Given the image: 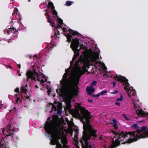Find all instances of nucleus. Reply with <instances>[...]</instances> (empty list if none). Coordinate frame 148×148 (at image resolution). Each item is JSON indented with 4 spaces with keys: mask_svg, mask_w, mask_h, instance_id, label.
<instances>
[{
    "mask_svg": "<svg viewBox=\"0 0 148 148\" xmlns=\"http://www.w3.org/2000/svg\"><path fill=\"white\" fill-rule=\"evenodd\" d=\"M23 97V96H22L21 97V98H22Z\"/></svg>",
    "mask_w": 148,
    "mask_h": 148,
    "instance_id": "60",
    "label": "nucleus"
},
{
    "mask_svg": "<svg viewBox=\"0 0 148 148\" xmlns=\"http://www.w3.org/2000/svg\"><path fill=\"white\" fill-rule=\"evenodd\" d=\"M55 35H56V37H57L58 38H59V37L58 36H57V34H56V32H55Z\"/></svg>",
    "mask_w": 148,
    "mask_h": 148,
    "instance_id": "46",
    "label": "nucleus"
},
{
    "mask_svg": "<svg viewBox=\"0 0 148 148\" xmlns=\"http://www.w3.org/2000/svg\"><path fill=\"white\" fill-rule=\"evenodd\" d=\"M25 87L26 88L27 87V84H26L25 85Z\"/></svg>",
    "mask_w": 148,
    "mask_h": 148,
    "instance_id": "52",
    "label": "nucleus"
},
{
    "mask_svg": "<svg viewBox=\"0 0 148 148\" xmlns=\"http://www.w3.org/2000/svg\"><path fill=\"white\" fill-rule=\"evenodd\" d=\"M19 90V89L18 88H16L15 90H14V92H18Z\"/></svg>",
    "mask_w": 148,
    "mask_h": 148,
    "instance_id": "35",
    "label": "nucleus"
},
{
    "mask_svg": "<svg viewBox=\"0 0 148 148\" xmlns=\"http://www.w3.org/2000/svg\"><path fill=\"white\" fill-rule=\"evenodd\" d=\"M111 122V124L113 125L114 130H116L118 129V127L117 125V121L115 119H112Z\"/></svg>",
    "mask_w": 148,
    "mask_h": 148,
    "instance_id": "16",
    "label": "nucleus"
},
{
    "mask_svg": "<svg viewBox=\"0 0 148 148\" xmlns=\"http://www.w3.org/2000/svg\"><path fill=\"white\" fill-rule=\"evenodd\" d=\"M49 118H48V119H49Z\"/></svg>",
    "mask_w": 148,
    "mask_h": 148,
    "instance_id": "61",
    "label": "nucleus"
},
{
    "mask_svg": "<svg viewBox=\"0 0 148 148\" xmlns=\"http://www.w3.org/2000/svg\"><path fill=\"white\" fill-rule=\"evenodd\" d=\"M56 18H57V20L59 24L62 25H63L64 24L63 23V21L62 19L59 18L58 17H57Z\"/></svg>",
    "mask_w": 148,
    "mask_h": 148,
    "instance_id": "23",
    "label": "nucleus"
},
{
    "mask_svg": "<svg viewBox=\"0 0 148 148\" xmlns=\"http://www.w3.org/2000/svg\"><path fill=\"white\" fill-rule=\"evenodd\" d=\"M78 130L77 129H76L75 130V138H76L78 136Z\"/></svg>",
    "mask_w": 148,
    "mask_h": 148,
    "instance_id": "28",
    "label": "nucleus"
},
{
    "mask_svg": "<svg viewBox=\"0 0 148 148\" xmlns=\"http://www.w3.org/2000/svg\"><path fill=\"white\" fill-rule=\"evenodd\" d=\"M88 102H91L92 101V99L90 100V99H88Z\"/></svg>",
    "mask_w": 148,
    "mask_h": 148,
    "instance_id": "43",
    "label": "nucleus"
},
{
    "mask_svg": "<svg viewBox=\"0 0 148 148\" xmlns=\"http://www.w3.org/2000/svg\"><path fill=\"white\" fill-rule=\"evenodd\" d=\"M115 104L116 105L118 106H120V103L119 102H116L115 103Z\"/></svg>",
    "mask_w": 148,
    "mask_h": 148,
    "instance_id": "41",
    "label": "nucleus"
},
{
    "mask_svg": "<svg viewBox=\"0 0 148 148\" xmlns=\"http://www.w3.org/2000/svg\"><path fill=\"white\" fill-rule=\"evenodd\" d=\"M47 21L50 23V25L52 27H54L55 26V23L53 20H51L49 15L46 16Z\"/></svg>",
    "mask_w": 148,
    "mask_h": 148,
    "instance_id": "12",
    "label": "nucleus"
},
{
    "mask_svg": "<svg viewBox=\"0 0 148 148\" xmlns=\"http://www.w3.org/2000/svg\"><path fill=\"white\" fill-rule=\"evenodd\" d=\"M124 117H125V119L126 120H128V118L126 117L125 116H125H124Z\"/></svg>",
    "mask_w": 148,
    "mask_h": 148,
    "instance_id": "47",
    "label": "nucleus"
},
{
    "mask_svg": "<svg viewBox=\"0 0 148 148\" xmlns=\"http://www.w3.org/2000/svg\"><path fill=\"white\" fill-rule=\"evenodd\" d=\"M114 78L117 81L123 83V85L124 86V89L127 91L129 97L136 95V91L135 89L131 90L130 88H129L130 84L128 82V80L125 77L121 75L118 76L116 75Z\"/></svg>",
    "mask_w": 148,
    "mask_h": 148,
    "instance_id": "7",
    "label": "nucleus"
},
{
    "mask_svg": "<svg viewBox=\"0 0 148 148\" xmlns=\"http://www.w3.org/2000/svg\"><path fill=\"white\" fill-rule=\"evenodd\" d=\"M26 75L27 76L26 81L29 82L33 80L38 81L40 82L41 85H43V83L47 81V79L44 76L42 78L40 77L36 71L34 69L33 71L28 70L26 72Z\"/></svg>",
    "mask_w": 148,
    "mask_h": 148,
    "instance_id": "6",
    "label": "nucleus"
},
{
    "mask_svg": "<svg viewBox=\"0 0 148 148\" xmlns=\"http://www.w3.org/2000/svg\"><path fill=\"white\" fill-rule=\"evenodd\" d=\"M31 1V0H28V2H30Z\"/></svg>",
    "mask_w": 148,
    "mask_h": 148,
    "instance_id": "56",
    "label": "nucleus"
},
{
    "mask_svg": "<svg viewBox=\"0 0 148 148\" xmlns=\"http://www.w3.org/2000/svg\"><path fill=\"white\" fill-rule=\"evenodd\" d=\"M21 74L20 73H19V76H21Z\"/></svg>",
    "mask_w": 148,
    "mask_h": 148,
    "instance_id": "54",
    "label": "nucleus"
},
{
    "mask_svg": "<svg viewBox=\"0 0 148 148\" xmlns=\"http://www.w3.org/2000/svg\"><path fill=\"white\" fill-rule=\"evenodd\" d=\"M147 127L143 126L140 130L137 129L136 132H127L124 131H116L112 130L111 132L114 135L112 139V145L110 148H116L120 143H131L138 139L148 137V130Z\"/></svg>",
    "mask_w": 148,
    "mask_h": 148,
    "instance_id": "2",
    "label": "nucleus"
},
{
    "mask_svg": "<svg viewBox=\"0 0 148 148\" xmlns=\"http://www.w3.org/2000/svg\"><path fill=\"white\" fill-rule=\"evenodd\" d=\"M77 57V56H75V55H74V56L72 60L75 61L76 60V58Z\"/></svg>",
    "mask_w": 148,
    "mask_h": 148,
    "instance_id": "37",
    "label": "nucleus"
},
{
    "mask_svg": "<svg viewBox=\"0 0 148 148\" xmlns=\"http://www.w3.org/2000/svg\"><path fill=\"white\" fill-rule=\"evenodd\" d=\"M79 45L80 46V48L79 49H85L86 48V46H84V45H83L82 44H81L80 45L79 44Z\"/></svg>",
    "mask_w": 148,
    "mask_h": 148,
    "instance_id": "26",
    "label": "nucleus"
},
{
    "mask_svg": "<svg viewBox=\"0 0 148 148\" xmlns=\"http://www.w3.org/2000/svg\"><path fill=\"white\" fill-rule=\"evenodd\" d=\"M21 90L22 92L25 93L26 91L27 90L25 86H22L21 88Z\"/></svg>",
    "mask_w": 148,
    "mask_h": 148,
    "instance_id": "22",
    "label": "nucleus"
},
{
    "mask_svg": "<svg viewBox=\"0 0 148 148\" xmlns=\"http://www.w3.org/2000/svg\"><path fill=\"white\" fill-rule=\"evenodd\" d=\"M70 113L74 118H79L83 124L82 139L85 142L87 148H91V145L88 141L89 140L91 136L96 137L95 131L93 129L89 123V120L92 117L90 112L85 108L80 106L78 108L71 110Z\"/></svg>",
    "mask_w": 148,
    "mask_h": 148,
    "instance_id": "1",
    "label": "nucleus"
},
{
    "mask_svg": "<svg viewBox=\"0 0 148 148\" xmlns=\"http://www.w3.org/2000/svg\"><path fill=\"white\" fill-rule=\"evenodd\" d=\"M88 59H86V60L84 59H82L81 60V63H82L83 64L84 66H85L86 65H87L88 63Z\"/></svg>",
    "mask_w": 148,
    "mask_h": 148,
    "instance_id": "20",
    "label": "nucleus"
},
{
    "mask_svg": "<svg viewBox=\"0 0 148 148\" xmlns=\"http://www.w3.org/2000/svg\"><path fill=\"white\" fill-rule=\"evenodd\" d=\"M50 7L51 9L53 18L54 19H55L56 18L58 17L57 12L55 9V7L53 5V3L51 1H50L48 2V5L47 6V9H49Z\"/></svg>",
    "mask_w": 148,
    "mask_h": 148,
    "instance_id": "10",
    "label": "nucleus"
},
{
    "mask_svg": "<svg viewBox=\"0 0 148 148\" xmlns=\"http://www.w3.org/2000/svg\"><path fill=\"white\" fill-rule=\"evenodd\" d=\"M99 62H101V61H99Z\"/></svg>",
    "mask_w": 148,
    "mask_h": 148,
    "instance_id": "59",
    "label": "nucleus"
},
{
    "mask_svg": "<svg viewBox=\"0 0 148 148\" xmlns=\"http://www.w3.org/2000/svg\"><path fill=\"white\" fill-rule=\"evenodd\" d=\"M123 96L121 94V97L120 98H118L116 99V101H121L122 100Z\"/></svg>",
    "mask_w": 148,
    "mask_h": 148,
    "instance_id": "30",
    "label": "nucleus"
},
{
    "mask_svg": "<svg viewBox=\"0 0 148 148\" xmlns=\"http://www.w3.org/2000/svg\"><path fill=\"white\" fill-rule=\"evenodd\" d=\"M107 90H102V91H101L100 92V94L101 95H103L104 94L107 93Z\"/></svg>",
    "mask_w": 148,
    "mask_h": 148,
    "instance_id": "27",
    "label": "nucleus"
},
{
    "mask_svg": "<svg viewBox=\"0 0 148 148\" xmlns=\"http://www.w3.org/2000/svg\"><path fill=\"white\" fill-rule=\"evenodd\" d=\"M57 34L58 35L60 34V32L59 31H58Z\"/></svg>",
    "mask_w": 148,
    "mask_h": 148,
    "instance_id": "50",
    "label": "nucleus"
},
{
    "mask_svg": "<svg viewBox=\"0 0 148 148\" xmlns=\"http://www.w3.org/2000/svg\"><path fill=\"white\" fill-rule=\"evenodd\" d=\"M85 73V71L81 69V68L78 66L77 70V74L79 76V77L76 81H73V84L71 83L67 78V76L69 74L65 73L63 76L62 80L60 81V85H62V89L69 92H71L72 88L76 89L74 88V84H78L79 79L81 76Z\"/></svg>",
    "mask_w": 148,
    "mask_h": 148,
    "instance_id": "4",
    "label": "nucleus"
},
{
    "mask_svg": "<svg viewBox=\"0 0 148 148\" xmlns=\"http://www.w3.org/2000/svg\"><path fill=\"white\" fill-rule=\"evenodd\" d=\"M64 35L66 37L67 40L68 42H70L71 40L72 41L73 39H74L73 38L72 36L70 34H68V35L65 34ZM72 42V41L71 42Z\"/></svg>",
    "mask_w": 148,
    "mask_h": 148,
    "instance_id": "18",
    "label": "nucleus"
},
{
    "mask_svg": "<svg viewBox=\"0 0 148 148\" xmlns=\"http://www.w3.org/2000/svg\"><path fill=\"white\" fill-rule=\"evenodd\" d=\"M18 66L19 69L21 68V64H18Z\"/></svg>",
    "mask_w": 148,
    "mask_h": 148,
    "instance_id": "44",
    "label": "nucleus"
},
{
    "mask_svg": "<svg viewBox=\"0 0 148 148\" xmlns=\"http://www.w3.org/2000/svg\"><path fill=\"white\" fill-rule=\"evenodd\" d=\"M66 106L68 109H70L71 107V106L70 103H68L66 104Z\"/></svg>",
    "mask_w": 148,
    "mask_h": 148,
    "instance_id": "34",
    "label": "nucleus"
},
{
    "mask_svg": "<svg viewBox=\"0 0 148 148\" xmlns=\"http://www.w3.org/2000/svg\"><path fill=\"white\" fill-rule=\"evenodd\" d=\"M15 96H16V97H17V96H18V94H15Z\"/></svg>",
    "mask_w": 148,
    "mask_h": 148,
    "instance_id": "51",
    "label": "nucleus"
},
{
    "mask_svg": "<svg viewBox=\"0 0 148 148\" xmlns=\"http://www.w3.org/2000/svg\"><path fill=\"white\" fill-rule=\"evenodd\" d=\"M86 91L88 94L90 95L91 93L94 92L95 89L93 87L90 86L89 87H87Z\"/></svg>",
    "mask_w": 148,
    "mask_h": 148,
    "instance_id": "13",
    "label": "nucleus"
},
{
    "mask_svg": "<svg viewBox=\"0 0 148 148\" xmlns=\"http://www.w3.org/2000/svg\"><path fill=\"white\" fill-rule=\"evenodd\" d=\"M62 26H63V25L59 24L56 27V30H58V29L59 28H62Z\"/></svg>",
    "mask_w": 148,
    "mask_h": 148,
    "instance_id": "29",
    "label": "nucleus"
},
{
    "mask_svg": "<svg viewBox=\"0 0 148 148\" xmlns=\"http://www.w3.org/2000/svg\"><path fill=\"white\" fill-rule=\"evenodd\" d=\"M62 29L63 31L64 32H67V29L66 28L63 27L62 28Z\"/></svg>",
    "mask_w": 148,
    "mask_h": 148,
    "instance_id": "38",
    "label": "nucleus"
},
{
    "mask_svg": "<svg viewBox=\"0 0 148 148\" xmlns=\"http://www.w3.org/2000/svg\"><path fill=\"white\" fill-rule=\"evenodd\" d=\"M44 128L48 134L51 135L50 143L52 145H56V148H62V147L59 142L61 138L62 134L58 128L55 127L53 122L50 120V122L46 121L44 125ZM63 148H68L66 144H63Z\"/></svg>",
    "mask_w": 148,
    "mask_h": 148,
    "instance_id": "3",
    "label": "nucleus"
},
{
    "mask_svg": "<svg viewBox=\"0 0 148 148\" xmlns=\"http://www.w3.org/2000/svg\"><path fill=\"white\" fill-rule=\"evenodd\" d=\"M102 138V137H100V138H99V139L100 140H101V138Z\"/></svg>",
    "mask_w": 148,
    "mask_h": 148,
    "instance_id": "55",
    "label": "nucleus"
},
{
    "mask_svg": "<svg viewBox=\"0 0 148 148\" xmlns=\"http://www.w3.org/2000/svg\"><path fill=\"white\" fill-rule=\"evenodd\" d=\"M112 84H113V86H115L116 84V82H112Z\"/></svg>",
    "mask_w": 148,
    "mask_h": 148,
    "instance_id": "42",
    "label": "nucleus"
},
{
    "mask_svg": "<svg viewBox=\"0 0 148 148\" xmlns=\"http://www.w3.org/2000/svg\"><path fill=\"white\" fill-rule=\"evenodd\" d=\"M69 68H68L65 70V73H67L69 74Z\"/></svg>",
    "mask_w": 148,
    "mask_h": 148,
    "instance_id": "36",
    "label": "nucleus"
},
{
    "mask_svg": "<svg viewBox=\"0 0 148 148\" xmlns=\"http://www.w3.org/2000/svg\"><path fill=\"white\" fill-rule=\"evenodd\" d=\"M50 104L52 105V108L55 111H57V113L58 114L60 115L61 114V111L60 109L57 108L56 106L51 103Z\"/></svg>",
    "mask_w": 148,
    "mask_h": 148,
    "instance_id": "14",
    "label": "nucleus"
},
{
    "mask_svg": "<svg viewBox=\"0 0 148 148\" xmlns=\"http://www.w3.org/2000/svg\"><path fill=\"white\" fill-rule=\"evenodd\" d=\"M56 91L58 94H59L60 96L62 97L65 93L71 96L76 95L78 92V90L77 89L72 88L71 92H69L63 89L62 88V85H61V88L57 89Z\"/></svg>",
    "mask_w": 148,
    "mask_h": 148,
    "instance_id": "9",
    "label": "nucleus"
},
{
    "mask_svg": "<svg viewBox=\"0 0 148 148\" xmlns=\"http://www.w3.org/2000/svg\"><path fill=\"white\" fill-rule=\"evenodd\" d=\"M101 95H100V93H98V94H97V95H93L92 96L93 97H99V96H100Z\"/></svg>",
    "mask_w": 148,
    "mask_h": 148,
    "instance_id": "33",
    "label": "nucleus"
},
{
    "mask_svg": "<svg viewBox=\"0 0 148 148\" xmlns=\"http://www.w3.org/2000/svg\"><path fill=\"white\" fill-rule=\"evenodd\" d=\"M29 97L27 96L25 98L26 99H29Z\"/></svg>",
    "mask_w": 148,
    "mask_h": 148,
    "instance_id": "48",
    "label": "nucleus"
},
{
    "mask_svg": "<svg viewBox=\"0 0 148 148\" xmlns=\"http://www.w3.org/2000/svg\"><path fill=\"white\" fill-rule=\"evenodd\" d=\"M6 32L8 34H9L12 33H14L15 32H18V31L16 30V29H15L14 27H13L12 28L10 27L8 29H7Z\"/></svg>",
    "mask_w": 148,
    "mask_h": 148,
    "instance_id": "17",
    "label": "nucleus"
},
{
    "mask_svg": "<svg viewBox=\"0 0 148 148\" xmlns=\"http://www.w3.org/2000/svg\"><path fill=\"white\" fill-rule=\"evenodd\" d=\"M61 141L63 145L67 144V140L66 138H62L61 139Z\"/></svg>",
    "mask_w": 148,
    "mask_h": 148,
    "instance_id": "21",
    "label": "nucleus"
},
{
    "mask_svg": "<svg viewBox=\"0 0 148 148\" xmlns=\"http://www.w3.org/2000/svg\"><path fill=\"white\" fill-rule=\"evenodd\" d=\"M105 68H106V69H105V70H106V69H107V68H106V66H105Z\"/></svg>",
    "mask_w": 148,
    "mask_h": 148,
    "instance_id": "57",
    "label": "nucleus"
},
{
    "mask_svg": "<svg viewBox=\"0 0 148 148\" xmlns=\"http://www.w3.org/2000/svg\"><path fill=\"white\" fill-rule=\"evenodd\" d=\"M35 86H36V88H38V86L37 85H36Z\"/></svg>",
    "mask_w": 148,
    "mask_h": 148,
    "instance_id": "53",
    "label": "nucleus"
},
{
    "mask_svg": "<svg viewBox=\"0 0 148 148\" xmlns=\"http://www.w3.org/2000/svg\"><path fill=\"white\" fill-rule=\"evenodd\" d=\"M9 123L6 127L5 128H2L0 129V134L2 133L6 136L2 138L0 141V147H6V143L7 138L6 136H10L14 134V132L16 128V124L14 122L12 123Z\"/></svg>",
    "mask_w": 148,
    "mask_h": 148,
    "instance_id": "5",
    "label": "nucleus"
},
{
    "mask_svg": "<svg viewBox=\"0 0 148 148\" xmlns=\"http://www.w3.org/2000/svg\"><path fill=\"white\" fill-rule=\"evenodd\" d=\"M48 9H47L46 10H44V11L46 12L45 14V15L46 16H47L48 15H49V12L48 11Z\"/></svg>",
    "mask_w": 148,
    "mask_h": 148,
    "instance_id": "31",
    "label": "nucleus"
},
{
    "mask_svg": "<svg viewBox=\"0 0 148 148\" xmlns=\"http://www.w3.org/2000/svg\"><path fill=\"white\" fill-rule=\"evenodd\" d=\"M118 92V91H117L116 90H115V91H114L113 92H111V93H112L113 94H115L117 93Z\"/></svg>",
    "mask_w": 148,
    "mask_h": 148,
    "instance_id": "39",
    "label": "nucleus"
},
{
    "mask_svg": "<svg viewBox=\"0 0 148 148\" xmlns=\"http://www.w3.org/2000/svg\"><path fill=\"white\" fill-rule=\"evenodd\" d=\"M138 125L136 124H134L132 126V127L136 128V130L138 129Z\"/></svg>",
    "mask_w": 148,
    "mask_h": 148,
    "instance_id": "32",
    "label": "nucleus"
},
{
    "mask_svg": "<svg viewBox=\"0 0 148 148\" xmlns=\"http://www.w3.org/2000/svg\"><path fill=\"white\" fill-rule=\"evenodd\" d=\"M7 67H8L9 66H7Z\"/></svg>",
    "mask_w": 148,
    "mask_h": 148,
    "instance_id": "58",
    "label": "nucleus"
},
{
    "mask_svg": "<svg viewBox=\"0 0 148 148\" xmlns=\"http://www.w3.org/2000/svg\"><path fill=\"white\" fill-rule=\"evenodd\" d=\"M20 99L18 98H17V99H16V101H17V102H18V100H19Z\"/></svg>",
    "mask_w": 148,
    "mask_h": 148,
    "instance_id": "45",
    "label": "nucleus"
},
{
    "mask_svg": "<svg viewBox=\"0 0 148 148\" xmlns=\"http://www.w3.org/2000/svg\"><path fill=\"white\" fill-rule=\"evenodd\" d=\"M134 108L136 110V112L138 116H144L145 115V113L144 111H143L141 109L139 110V107L138 105L134 103Z\"/></svg>",
    "mask_w": 148,
    "mask_h": 148,
    "instance_id": "11",
    "label": "nucleus"
},
{
    "mask_svg": "<svg viewBox=\"0 0 148 148\" xmlns=\"http://www.w3.org/2000/svg\"><path fill=\"white\" fill-rule=\"evenodd\" d=\"M74 3L73 1H67L66 3V5L67 6H70Z\"/></svg>",
    "mask_w": 148,
    "mask_h": 148,
    "instance_id": "24",
    "label": "nucleus"
},
{
    "mask_svg": "<svg viewBox=\"0 0 148 148\" xmlns=\"http://www.w3.org/2000/svg\"><path fill=\"white\" fill-rule=\"evenodd\" d=\"M79 46V42L78 39L75 38L73 39L71 44V47L74 51V55L77 57L79 55V51L80 49H78V48Z\"/></svg>",
    "mask_w": 148,
    "mask_h": 148,
    "instance_id": "8",
    "label": "nucleus"
},
{
    "mask_svg": "<svg viewBox=\"0 0 148 148\" xmlns=\"http://www.w3.org/2000/svg\"><path fill=\"white\" fill-rule=\"evenodd\" d=\"M97 85V82L96 81H93V82H92L91 83L90 85V86L93 87V86H96Z\"/></svg>",
    "mask_w": 148,
    "mask_h": 148,
    "instance_id": "25",
    "label": "nucleus"
},
{
    "mask_svg": "<svg viewBox=\"0 0 148 148\" xmlns=\"http://www.w3.org/2000/svg\"><path fill=\"white\" fill-rule=\"evenodd\" d=\"M18 23L19 24H20V23H21V22H20V21L19 20L18 21Z\"/></svg>",
    "mask_w": 148,
    "mask_h": 148,
    "instance_id": "49",
    "label": "nucleus"
},
{
    "mask_svg": "<svg viewBox=\"0 0 148 148\" xmlns=\"http://www.w3.org/2000/svg\"><path fill=\"white\" fill-rule=\"evenodd\" d=\"M74 61V60H72V61H71L70 62V65L71 66L73 65V64Z\"/></svg>",
    "mask_w": 148,
    "mask_h": 148,
    "instance_id": "40",
    "label": "nucleus"
},
{
    "mask_svg": "<svg viewBox=\"0 0 148 148\" xmlns=\"http://www.w3.org/2000/svg\"><path fill=\"white\" fill-rule=\"evenodd\" d=\"M68 31L70 34H72L74 36L75 35H77V36H82V35L80 34L79 33L76 31H74L71 29H69L68 30Z\"/></svg>",
    "mask_w": 148,
    "mask_h": 148,
    "instance_id": "15",
    "label": "nucleus"
},
{
    "mask_svg": "<svg viewBox=\"0 0 148 148\" xmlns=\"http://www.w3.org/2000/svg\"><path fill=\"white\" fill-rule=\"evenodd\" d=\"M18 11V9L16 8H14L13 12L12 13V15L10 16L11 19H12L14 18V16L15 15H16L17 14Z\"/></svg>",
    "mask_w": 148,
    "mask_h": 148,
    "instance_id": "19",
    "label": "nucleus"
}]
</instances>
